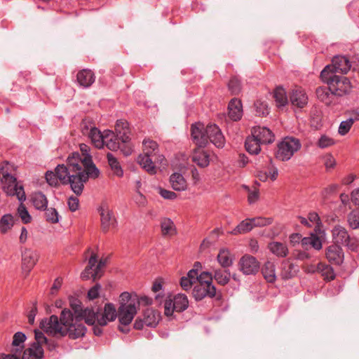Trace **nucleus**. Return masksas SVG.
<instances>
[{
	"mask_svg": "<svg viewBox=\"0 0 359 359\" xmlns=\"http://www.w3.org/2000/svg\"><path fill=\"white\" fill-rule=\"evenodd\" d=\"M99 175L100 170L93 163L91 155L81 158L79 152H73L68 156L67 165H57L54 172L48 170L45 177L51 187H57L60 182L62 185L69 184L71 190L80 196L89 178L96 179Z\"/></svg>",
	"mask_w": 359,
	"mask_h": 359,
	"instance_id": "1",
	"label": "nucleus"
},
{
	"mask_svg": "<svg viewBox=\"0 0 359 359\" xmlns=\"http://www.w3.org/2000/svg\"><path fill=\"white\" fill-rule=\"evenodd\" d=\"M81 321L76 320L72 312L65 309L62 311L60 318L52 315L49 318L43 319L40 323V327L48 334H59L62 337L67 336L71 339H76L83 337L87 331Z\"/></svg>",
	"mask_w": 359,
	"mask_h": 359,
	"instance_id": "2",
	"label": "nucleus"
},
{
	"mask_svg": "<svg viewBox=\"0 0 359 359\" xmlns=\"http://www.w3.org/2000/svg\"><path fill=\"white\" fill-rule=\"evenodd\" d=\"M191 136L198 147H205L208 141L217 148H222L225 144L224 137L216 124H209L205 128L201 122L193 123L191 126Z\"/></svg>",
	"mask_w": 359,
	"mask_h": 359,
	"instance_id": "3",
	"label": "nucleus"
},
{
	"mask_svg": "<svg viewBox=\"0 0 359 359\" xmlns=\"http://www.w3.org/2000/svg\"><path fill=\"white\" fill-rule=\"evenodd\" d=\"M330 66H325L320 72L321 80L330 86V90L335 96L341 97L348 94L352 88L349 79L343 76L330 73Z\"/></svg>",
	"mask_w": 359,
	"mask_h": 359,
	"instance_id": "4",
	"label": "nucleus"
},
{
	"mask_svg": "<svg viewBox=\"0 0 359 359\" xmlns=\"http://www.w3.org/2000/svg\"><path fill=\"white\" fill-rule=\"evenodd\" d=\"M301 147L302 144L298 138L285 137L277 145L276 158L281 161H287Z\"/></svg>",
	"mask_w": 359,
	"mask_h": 359,
	"instance_id": "5",
	"label": "nucleus"
},
{
	"mask_svg": "<svg viewBox=\"0 0 359 359\" xmlns=\"http://www.w3.org/2000/svg\"><path fill=\"white\" fill-rule=\"evenodd\" d=\"M107 258H102L97 262V256L93 253L88 259V265L81 274L83 280L92 278L93 281L100 279L104 273L103 269L106 266Z\"/></svg>",
	"mask_w": 359,
	"mask_h": 359,
	"instance_id": "6",
	"label": "nucleus"
},
{
	"mask_svg": "<svg viewBox=\"0 0 359 359\" xmlns=\"http://www.w3.org/2000/svg\"><path fill=\"white\" fill-rule=\"evenodd\" d=\"M137 313V307L135 302H130L129 304H124L121 302L118 309V321L121 325L118 326V330L123 332L127 333L129 331V329L127 327H123V326L129 325L134 316Z\"/></svg>",
	"mask_w": 359,
	"mask_h": 359,
	"instance_id": "7",
	"label": "nucleus"
},
{
	"mask_svg": "<svg viewBox=\"0 0 359 359\" xmlns=\"http://www.w3.org/2000/svg\"><path fill=\"white\" fill-rule=\"evenodd\" d=\"M69 305L73 311V316L76 320H84L86 324L93 325L95 314L93 309L88 307L83 309L81 302L73 297L69 298Z\"/></svg>",
	"mask_w": 359,
	"mask_h": 359,
	"instance_id": "8",
	"label": "nucleus"
},
{
	"mask_svg": "<svg viewBox=\"0 0 359 359\" xmlns=\"http://www.w3.org/2000/svg\"><path fill=\"white\" fill-rule=\"evenodd\" d=\"M189 306V300L187 295L177 294L173 299H166L164 304V313L167 316L172 315L174 311L182 312Z\"/></svg>",
	"mask_w": 359,
	"mask_h": 359,
	"instance_id": "9",
	"label": "nucleus"
},
{
	"mask_svg": "<svg viewBox=\"0 0 359 359\" xmlns=\"http://www.w3.org/2000/svg\"><path fill=\"white\" fill-rule=\"evenodd\" d=\"M271 218L255 217L245 219L240 222L231 231L234 235L246 233L250 231L255 226H264L271 224Z\"/></svg>",
	"mask_w": 359,
	"mask_h": 359,
	"instance_id": "10",
	"label": "nucleus"
},
{
	"mask_svg": "<svg viewBox=\"0 0 359 359\" xmlns=\"http://www.w3.org/2000/svg\"><path fill=\"white\" fill-rule=\"evenodd\" d=\"M94 314L93 324L97 323L100 326H106L109 322L116 320L118 311L114 304L107 303L102 312H100V309H97L96 311H94Z\"/></svg>",
	"mask_w": 359,
	"mask_h": 359,
	"instance_id": "11",
	"label": "nucleus"
},
{
	"mask_svg": "<svg viewBox=\"0 0 359 359\" xmlns=\"http://www.w3.org/2000/svg\"><path fill=\"white\" fill-rule=\"evenodd\" d=\"M332 239L336 244H341L348 247L351 250L357 248L355 239L351 238L345 227L341 225H335L332 229Z\"/></svg>",
	"mask_w": 359,
	"mask_h": 359,
	"instance_id": "12",
	"label": "nucleus"
},
{
	"mask_svg": "<svg viewBox=\"0 0 359 359\" xmlns=\"http://www.w3.org/2000/svg\"><path fill=\"white\" fill-rule=\"evenodd\" d=\"M98 212L101 217V228L104 233H107L111 229L116 226L117 221L114 217V212L107 203H102L98 208Z\"/></svg>",
	"mask_w": 359,
	"mask_h": 359,
	"instance_id": "13",
	"label": "nucleus"
},
{
	"mask_svg": "<svg viewBox=\"0 0 359 359\" xmlns=\"http://www.w3.org/2000/svg\"><path fill=\"white\" fill-rule=\"evenodd\" d=\"M239 270L245 276L255 275L260 269V263L256 257L245 255L238 262Z\"/></svg>",
	"mask_w": 359,
	"mask_h": 359,
	"instance_id": "14",
	"label": "nucleus"
},
{
	"mask_svg": "<svg viewBox=\"0 0 359 359\" xmlns=\"http://www.w3.org/2000/svg\"><path fill=\"white\" fill-rule=\"evenodd\" d=\"M192 294L194 299L197 302L202 300L205 297L213 298L216 297V287L212 283L203 281L202 283H197L192 290Z\"/></svg>",
	"mask_w": 359,
	"mask_h": 359,
	"instance_id": "15",
	"label": "nucleus"
},
{
	"mask_svg": "<svg viewBox=\"0 0 359 359\" xmlns=\"http://www.w3.org/2000/svg\"><path fill=\"white\" fill-rule=\"evenodd\" d=\"M330 66L328 69L329 72H333L337 74L340 73L341 74H346L351 69V64L348 57L344 55H336L332 60V64L327 65Z\"/></svg>",
	"mask_w": 359,
	"mask_h": 359,
	"instance_id": "16",
	"label": "nucleus"
},
{
	"mask_svg": "<svg viewBox=\"0 0 359 359\" xmlns=\"http://www.w3.org/2000/svg\"><path fill=\"white\" fill-rule=\"evenodd\" d=\"M39 254L36 250L28 248L22 252V269L25 276H28L29 272L38 262Z\"/></svg>",
	"mask_w": 359,
	"mask_h": 359,
	"instance_id": "17",
	"label": "nucleus"
},
{
	"mask_svg": "<svg viewBox=\"0 0 359 359\" xmlns=\"http://www.w3.org/2000/svg\"><path fill=\"white\" fill-rule=\"evenodd\" d=\"M251 135L257 138L262 144H271L275 140L274 134L266 127H254L252 129Z\"/></svg>",
	"mask_w": 359,
	"mask_h": 359,
	"instance_id": "18",
	"label": "nucleus"
},
{
	"mask_svg": "<svg viewBox=\"0 0 359 359\" xmlns=\"http://www.w3.org/2000/svg\"><path fill=\"white\" fill-rule=\"evenodd\" d=\"M326 258L335 265H340L344 261V252L342 248L337 244L331 245L326 249Z\"/></svg>",
	"mask_w": 359,
	"mask_h": 359,
	"instance_id": "19",
	"label": "nucleus"
},
{
	"mask_svg": "<svg viewBox=\"0 0 359 359\" xmlns=\"http://www.w3.org/2000/svg\"><path fill=\"white\" fill-rule=\"evenodd\" d=\"M308 96L302 88L293 89L290 95V101L292 106L298 108H304L308 104Z\"/></svg>",
	"mask_w": 359,
	"mask_h": 359,
	"instance_id": "20",
	"label": "nucleus"
},
{
	"mask_svg": "<svg viewBox=\"0 0 359 359\" xmlns=\"http://www.w3.org/2000/svg\"><path fill=\"white\" fill-rule=\"evenodd\" d=\"M299 271L298 265L292 263L290 259H285L281 263L280 276L282 279L289 280L294 277Z\"/></svg>",
	"mask_w": 359,
	"mask_h": 359,
	"instance_id": "21",
	"label": "nucleus"
},
{
	"mask_svg": "<svg viewBox=\"0 0 359 359\" xmlns=\"http://www.w3.org/2000/svg\"><path fill=\"white\" fill-rule=\"evenodd\" d=\"M228 116L233 121H239L243 116L242 102L237 98H233L228 105Z\"/></svg>",
	"mask_w": 359,
	"mask_h": 359,
	"instance_id": "22",
	"label": "nucleus"
},
{
	"mask_svg": "<svg viewBox=\"0 0 359 359\" xmlns=\"http://www.w3.org/2000/svg\"><path fill=\"white\" fill-rule=\"evenodd\" d=\"M204 147H198L195 149L191 155V160L201 168H205L210 163V155Z\"/></svg>",
	"mask_w": 359,
	"mask_h": 359,
	"instance_id": "23",
	"label": "nucleus"
},
{
	"mask_svg": "<svg viewBox=\"0 0 359 359\" xmlns=\"http://www.w3.org/2000/svg\"><path fill=\"white\" fill-rule=\"evenodd\" d=\"M115 131L121 142H127L130 140V130L128 123L125 120H118L115 126Z\"/></svg>",
	"mask_w": 359,
	"mask_h": 359,
	"instance_id": "24",
	"label": "nucleus"
},
{
	"mask_svg": "<svg viewBox=\"0 0 359 359\" xmlns=\"http://www.w3.org/2000/svg\"><path fill=\"white\" fill-rule=\"evenodd\" d=\"M95 74L90 69H82L77 73L76 80L80 86L90 87L95 82Z\"/></svg>",
	"mask_w": 359,
	"mask_h": 359,
	"instance_id": "25",
	"label": "nucleus"
},
{
	"mask_svg": "<svg viewBox=\"0 0 359 359\" xmlns=\"http://www.w3.org/2000/svg\"><path fill=\"white\" fill-rule=\"evenodd\" d=\"M43 354L42 346L32 343L29 347L23 351L22 359H42Z\"/></svg>",
	"mask_w": 359,
	"mask_h": 359,
	"instance_id": "26",
	"label": "nucleus"
},
{
	"mask_svg": "<svg viewBox=\"0 0 359 359\" xmlns=\"http://www.w3.org/2000/svg\"><path fill=\"white\" fill-rule=\"evenodd\" d=\"M316 94L317 98L326 105L329 106L334 102L335 95L332 93L330 86H320L316 88Z\"/></svg>",
	"mask_w": 359,
	"mask_h": 359,
	"instance_id": "27",
	"label": "nucleus"
},
{
	"mask_svg": "<svg viewBox=\"0 0 359 359\" xmlns=\"http://www.w3.org/2000/svg\"><path fill=\"white\" fill-rule=\"evenodd\" d=\"M10 166L11 165L8 161L4 162L1 165V175H2L1 181L4 184L8 185L9 194L11 193V191L9 190L11 187L15 185L17 183L16 178L9 172Z\"/></svg>",
	"mask_w": 359,
	"mask_h": 359,
	"instance_id": "28",
	"label": "nucleus"
},
{
	"mask_svg": "<svg viewBox=\"0 0 359 359\" xmlns=\"http://www.w3.org/2000/svg\"><path fill=\"white\" fill-rule=\"evenodd\" d=\"M137 163L144 169L147 172L151 175H154L156 172V168L154 165L153 156L147 154H140L137 157Z\"/></svg>",
	"mask_w": 359,
	"mask_h": 359,
	"instance_id": "29",
	"label": "nucleus"
},
{
	"mask_svg": "<svg viewBox=\"0 0 359 359\" xmlns=\"http://www.w3.org/2000/svg\"><path fill=\"white\" fill-rule=\"evenodd\" d=\"M26 335L22 332H17L13 335L12 341V348L11 350V354H16L21 355L22 350L24 349L23 343L26 340Z\"/></svg>",
	"mask_w": 359,
	"mask_h": 359,
	"instance_id": "30",
	"label": "nucleus"
},
{
	"mask_svg": "<svg viewBox=\"0 0 359 359\" xmlns=\"http://www.w3.org/2000/svg\"><path fill=\"white\" fill-rule=\"evenodd\" d=\"M269 251L278 257H286L289 253V250L285 243L272 241L268 244Z\"/></svg>",
	"mask_w": 359,
	"mask_h": 359,
	"instance_id": "31",
	"label": "nucleus"
},
{
	"mask_svg": "<svg viewBox=\"0 0 359 359\" xmlns=\"http://www.w3.org/2000/svg\"><path fill=\"white\" fill-rule=\"evenodd\" d=\"M92 143L97 149H102L104 146L105 130L101 133L97 128H91L88 134Z\"/></svg>",
	"mask_w": 359,
	"mask_h": 359,
	"instance_id": "32",
	"label": "nucleus"
},
{
	"mask_svg": "<svg viewBox=\"0 0 359 359\" xmlns=\"http://www.w3.org/2000/svg\"><path fill=\"white\" fill-rule=\"evenodd\" d=\"M147 327H155L159 321L160 314L152 309H147L142 315Z\"/></svg>",
	"mask_w": 359,
	"mask_h": 359,
	"instance_id": "33",
	"label": "nucleus"
},
{
	"mask_svg": "<svg viewBox=\"0 0 359 359\" xmlns=\"http://www.w3.org/2000/svg\"><path fill=\"white\" fill-rule=\"evenodd\" d=\"M262 273L267 282L271 283H274L276 280V266L274 263L269 261L265 262L262 268Z\"/></svg>",
	"mask_w": 359,
	"mask_h": 359,
	"instance_id": "34",
	"label": "nucleus"
},
{
	"mask_svg": "<svg viewBox=\"0 0 359 359\" xmlns=\"http://www.w3.org/2000/svg\"><path fill=\"white\" fill-rule=\"evenodd\" d=\"M120 141L117 135H116L111 130H105V140L104 145L111 151H116L120 147Z\"/></svg>",
	"mask_w": 359,
	"mask_h": 359,
	"instance_id": "35",
	"label": "nucleus"
},
{
	"mask_svg": "<svg viewBox=\"0 0 359 359\" xmlns=\"http://www.w3.org/2000/svg\"><path fill=\"white\" fill-rule=\"evenodd\" d=\"M170 182L174 190L181 191L187 189V182L183 175L178 172H174L170 177Z\"/></svg>",
	"mask_w": 359,
	"mask_h": 359,
	"instance_id": "36",
	"label": "nucleus"
},
{
	"mask_svg": "<svg viewBox=\"0 0 359 359\" xmlns=\"http://www.w3.org/2000/svg\"><path fill=\"white\" fill-rule=\"evenodd\" d=\"M261 143L253 135L248 136L245 142L246 151L252 155L258 154L261 151Z\"/></svg>",
	"mask_w": 359,
	"mask_h": 359,
	"instance_id": "37",
	"label": "nucleus"
},
{
	"mask_svg": "<svg viewBox=\"0 0 359 359\" xmlns=\"http://www.w3.org/2000/svg\"><path fill=\"white\" fill-rule=\"evenodd\" d=\"M217 259L223 268H228L233 264V257L229 250L225 248L220 249Z\"/></svg>",
	"mask_w": 359,
	"mask_h": 359,
	"instance_id": "38",
	"label": "nucleus"
},
{
	"mask_svg": "<svg viewBox=\"0 0 359 359\" xmlns=\"http://www.w3.org/2000/svg\"><path fill=\"white\" fill-rule=\"evenodd\" d=\"M316 271L320 273L326 280H332L335 278V273L333 268L325 263H318L316 266Z\"/></svg>",
	"mask_w": 359,
	"mask_h": 359,
	"instance_id": "39",
	"label": "nucleus"
},
{
	"mask_svg": "<svg viewBox=\"0 0 359 359\" xmlns=\"http://www.w3.org/2000/svg\"><path fill=\"white\" fill-rule=\"evenodd\" d=\"M32 203L34 207L39 210H44L48 205L46 196L41 191L32 194Z\"/></svg>",
	"mask_w": 359,
	"mask_h": 359,
	"instance_id": "40",
	"label": "nucleus"
},
{
	"mask_svg": "<svg viewBox=\"0 0 359 359\" xmlns=\"http://www.w3.org/2000/svg\"><path fill=\"white\" fill-rule=\"evenodd\" d=\"M107 158L108 164L112 170L114 175L118 177H121L123 175V170L121 166L118 159L111 153L107 154Z\"/></svg>",
	"mask_w": 359,
	"mask_h": 359,
	"instance_id": "41",
	"label": "nucleus"
},
{
	"mask_svg": "<svg viewBox=\"0 0 359 359\" xmlns=\"http://www.w3.org/2000/svg\"><path fill=\"white\" fill-rule=\"evenodd\" d=\"M15 224V219L12 215L6 214L0 219V232L3 234L6 233L12 229Z\"/></svg>",
	"mask_w": 359,
	"mask_h": 359,
	"instance_id": "42",
	"label": "nucleus"
},
{
	"mask_svg": "<svg viewBox=\"0 0 359 359\" xmlns=\"http://www.w3.org/2000/svg\"><path fill=\"white\" fill-rule=\"evenodd\" d=\"M212 278H214L218 284L221 285H225L230 280L231 273L228 269H217L215 271L214 276Z\"/></svg>",
	"mask_w": 359,
	"mask_h": 359,
	"instance_id": "43",
	"label": "nucleus"
},
{
	"mask_svg": "<svg viewBox=\"0 0 359 359\" xmlns=\"http://www.w3.org/2000/svg\"><path fill=\"white\" fill-rule=\"evenodd\" d=\"M144 154L155 156L158 152V145L156 142L151 140H144L142 142Z\"/></svg>",
	"mask_w": 359,
	"mask_h": 359,
	"instance_id": "44",
	"label": "nucleus"
},
{
	"mask_svg": "<svg viewBox=\"0 0 359 359\" xmlns=\"http://www.w3.org/2000/svg\"><path fill=\"white\" fill-rule=\"evenodd\" d=\"M161 228L163 236L172 235L175 233V226L170 218H163L161 222Z\"/></svg>",
	"mask_w": 359,
	"mask_h": 359,
	"instance_id": "45",
	"label": "nucleus"
},
{
	"mask_svg": "<svg viewBox=\"0 0 359 359\" xmlns=\"http://www.w3.org/2000/svg\"><path fill=\"white\" fill-rule=\"evenodd\" d=\"M254 107L258 116H266L269 114L268 103L266 101L257 100L255 102Z\"/></svg>",
	"mask_w": 359,
	"mask_h": 359,
	"instance_id": "46",
	"label": "nucleus"
},
{
	"mask_svg": "<svg viewBox=\"0 0 359 359\" xmlns=\"http://www.w3.org/2000/svg\"><path fill=\"white\" fill-rule=\"evenodd\" d=\"M274 98L278 107H284L287 104L286 93L283 88L278 87L276 89Z\"/></svg>",
	"mask_w": 359,
	"mask_h": 359,
	"instance_id": "47",
	"label": "nucleus"
},
{
	"mask_svg": "<svg viewBox=\"0 0 359 359\" xmlns=\"http://www.w3.org/2000/svg\"><path fill=\"white\" fill-rule=\"evenodd\" d=\"M228 88L232 95H238L242 89L241 80L236 76L231 77L228 83Z\"/></svg>",
	"mask_w": 359,
	"mask_h": 359,
	"instance_id": "48",
	"label": "nucleus"
},
{
	"mask_svg": "<svg viewBox=\"0 0 359 359\" xmlns=\"http://www.w3.org/2000/svg\"><path fill=\"white\" fill-rule=\"evenodd\" d=\"M348 222L353 229H359V210H353L349 213Z\"/></svg>",
	"mask_w": 359,
	"mask_h": 359,
	"instance_id": "49",
	"label": "nucleus"
},
{
	"mask_svg": "<svg viewBox=\"0 0 359 359\" xmlns=\"http://www.w3.org/2000/svg\"><path fill=\"white\" fill-rule=\"evenodd\" d=\"M44 210H46L45 215L46 221L53 224L59 222V215L56 209L53 208H46Z\"/></svg>",
	"mask_w": 359,
	"mask_h": 359,
	"instance_id": "50",
	"label": "nucleus"
},
{
	"mask_svg": "<svg viewBox=\"0 0 359 359\" xmlns=\"http://www.w3.org/2000/svg\"><path fill=\"white\" fill-rule=\"evenodd\" d=\"M18 214L24 224H28L31 222L32 217L22 203H21L18 208Z\"/></svg>",
	"mask_w": 359,
	"mask_h": 359,
	"instance_id": "51",
	"label": "nucleus"
},
{
	"mask_svg": "<svg viewBox=\"0 0 359 359\" xmlns=\"http://www.w3.org/2000/svg\"><path fill=\"white\" fill-rule=\"evenodd\" d=\"M353 124V119L348 118L346 121H341L339 126L338 133L341 135H346L349 132Z\"/></svg>",
	"mask_w": 359,
	"mask_h": 359,
	"instance_id": "52",
	"label": "nucleus"
},
{
	"mask_svg": "<svg viewBox=\"0 0 359 359\" xmlns=\"http://www.w3.org/2000/svg\"><path fill=\"white\" fill-rule=\"evenodd\" d=\"M338 185L337 184H332L328 187L324 188L321 191V196L324 199L328 198L332 194H334L337 189Z\"/></svg>",
	"mask_w": 359,
	"mask_h": 359,
	"instance_id": "53",
	"label": "nucleus"
},
{
	"mask_svg": "<svg viewBox=\"0 0 359 359\" xmlns=\"http://www.w3.org/2000/svg\"><path fill=\"white\" fill-rule=\"evenodd\" d=\"M334 144V140L326 135H322L318 142V146L322 149L330 147Z\"/></svg>",
	"mask_w": 359,
	"mask_h": 359,
	"instance_id": "54",
	"label": "nucleus"
},
{
	"mask_svg": "<svg viewBox=\"0 0 359 359\" xmlns=\"http://www.w3.org/2000/svg\"><path fill=\"white\" fill-rule=\"evenodd\" d=\"M118 149L121 151L124 156H130L133 152V147L131 145L130 140L127 142H121Z\"/></svg>",
	"mask_w": 359,
	"mask_h": 359,
	"instance_id": "55",
	"label": "nucleus"
},
{
	"mask_svg": "<svg viewBox=\"0 0 359 359\" xmlns=\"http://www.w3.org/2000/svg\"><path fill=\"white\" fill-rule=\"evenodd\" d=\"M101 288V285L99 283H96L92 287L88 292V297L89 299H95L99 296V291Z\"/></svg>",
	"mask_w": 359,
	"mask_h": 359,
	"instance_id": "56",
	"label": "nucleus"
},
{
	"mask_svg": "<svg viewBox=\"0 0 359 359\" xmlns=\"http://www.w3.org/2000/svg\"><path fill=\"white\" fill-rule=\"evenodd\" d=\"M34 335H35V341L33 342L34 344L43 346V345H44L45 342H47V337L44 335V334L41 331L35 330Z\"/></svg>",
	"mask_w": 359,
	"mask_h": 359,
	"instance_id": "57",
	"label": "nucleus"
},
{
	"mask_svg": "<svg viewBox=\"0 0 359 359\" xmlns=\"http://www.w3.org/2000/svg\"><path fill=\"white\" fill-rule=\"evenodd\" d=\"M68 206L69 210L72 212H75L79 209V201L77 197L76 196H70L68 198Z\"/></svg>",
	"mask_w": 359,
	"mask_h": 359,
	"instance_id": "58",
	"label": "nucleus"
},
{
	"mask_svg": "<svg viewBox=\"0 0 359 359\" xmlns=\"http://www.w3.org/2000/svg\"><path fill=\"white\" fill-rule=\"evenodd\" d=\"M159 194L165 199L174 200L177 198V194L175 192L162 188H160Z\"/></svg>",
	"mask_w": 359,
	"mask_h": 359,
	"instance_id": "59",
	"label": "nucleus"
},
{
	"mask_svg": "<svg viewBox=\"0 0 359 359\" xmlns=\"http://www.w3.org/2000/svg\"><path fill=\"white\" fill-rule=\"evenodd\" d=\"M14 186L15 194L17 196L20 201H24L26 198L25 193L22 186H18L16 183Z\"/></svg>",
	"mask_w": 359,
	"mask_h": 359,
	"instance_id": "60",
	"label": "nucleus"
},
{
	"mask_svg": "<svg viewBox=\"0 0 359 359\" xmlns=\"http://www.w3.org/2000/svg\"><path fill=\"white\" fill-rule=\"evenodd\" d=\"M315 250H319L322 248V242L320 238L315 233H311V245Z\"/></svg>",
	"mask_w": 359,
	"mask_h": 359,
	"instance_id": "61",
	"label": "nucleus"
},
{
	"mask_svg": "<svg viewBox=\"0 0 359 359\" xmlns=\"http://www.w3.org/2000/svg\"><path fill=\"white\" fill-rule=\"evenodd\" d=\"M36 314H37L36 302H34L33 306L31 308V309L29 311L28 315H27L28 322L30 325L34 324V320H35V316H36Z\"/></svg>",
	"mask_w": 359,
	"mask_h": 359,
	"instance_id": "62",
	"label": "nucleus"
},
{
	"mask_svg": "<svg viewBox=\"0 0 359 359\" xmlns=\"http://www.w3.org/2000/svg\"><path fill=\"white\" fill-rule=\"evenodd\" d=\"M198 283H202L203 281H207L208 283H212V276L209 272H202L201 274H198Z\"/></svg>",
	"mask_w": 359,
	"mask_h": 359,
	"instance_id": "63",
	"label": "nucleus"
},
{
	"mask_svg": "<svg viewBox=\"0 0 359 359\" xmlns=\"http://www.w3.org/2000/svg\"><path fill=\"white\" fill-rule=\"evenodd\" d=\"M194 283L189 279L187 276H183L180 279V285L184 290L191 289Z\"/></svg>",
	"mask_w": 359,
	"mask_h": 359,
	"instance_id": "64",
	"label": "nucleus"
}]
</instances>
